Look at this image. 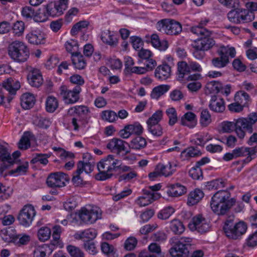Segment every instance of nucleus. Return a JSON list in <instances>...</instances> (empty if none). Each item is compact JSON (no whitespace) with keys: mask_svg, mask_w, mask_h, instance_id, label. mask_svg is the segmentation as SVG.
<instances>
[{"mask_svg":"<svg viewBox=\"0 0 257 257\" xmlns=\"http://www.w3.org/2000/svg\"><path fill=\"white\" fill-rule=\"evenodd\" d=\"M121 164V161L114 159L113 155H108L97 163L99 172L95 175V179L99 181H104L111 178L113 176L112 172L120 168Z\"/></svg>","mask_w":257,"mask_h":257,"instance_id":"obj_2","label":"nucleus"},{"mask_svg":"<svg viewBox=\"0 0 257 257\" xmlns=\"http://www.w3.org/2000/svg\"><path fill=\"white\" fill-rule=\"evenodd\" d=\"M33 137L30 132H25L18 143V147L21 150H26L30 147V139Z\"/></svg>","mask_w":257,"mask_h":257,"instance_id":"obj_31","label":"nucleus"},{"mask_svg":"<svg viewBox=\"0 0 257 257\" xmlns=\"http://www.w3.org/2000/svg\"><path fill=\"white\" fill-rule=\"evenodd\" d=\"M154 195H153L152 197L149 196H142L140 197L138 200V204L140 206H146L148 205L149 204L152 203L153 201H154V199L153 197Z\"/></svg>","mask_w":257,"mask_h":257,"instance_id":"obj_60","label":"nucleus"},{"mask_svg":"<svg viewBox=\"0 0 257 257\" xmlns=\"http://www.w3.org/2000/svg\"><path fill=\"white\" fill-rule=\"evenodd\" d=\"M35 215L34 207L32 205H27L20 211L18 219L21 225L28 226L32 223Z\"/></svg>","mask_w":257,"mask_h":257,"instance_id":"obj_13","label":"nucleus"},{"mask_svg":"<svg viewBox=\"0 0 257 257\" xmlns=\"http://www.w3.org/2000/svg\"><path fill=\"white\" fill-rule=\"evenodd\" d=\"M206 87L210 93L215 92L217 94L220 91L222 83L219 81H212L207 83Z\"/></svg>","mask_w":257,"mask_h":257,"instance_id":"obj_44","label":"nucleus"},{"mask_svg":"<svg viewBox=\"0 0 257 257\" xmlns=\"http://www.w3.org/2000/svg\"><path fill=\"white\" fill-rule=\"evenodd\" d=\"M235 121V120H234ZM235 121H224L221 123L222 131L223 133H230L233 131H235Z\"/></svg>","mask_w":257,"mask_h":257,"instance_id":"obj_48","label":"nucleus"},{"mask_svg":"<svg viewBox=\"0 0 257 257\" xmlns=\"http://www.w3.org/2000/svg\"><path fill=\"white\" fill-rule=\"evenodd\" d=\"M189 67L186 62L181 61L178 63V72L179 78H183L184 75L189 73Z\"/></svg>","mask_w":257,"mask_h":257,"instance_id":"obj_47","label":"nucleus"},{"mask_svg":"<svg viewBox=\"0 0 257 257\" xmlns=\"http://www.w3.org/2000/svg\"><path fill=\"white\" fill-rule=\"evenodd\" d=\"M134 64V61L131 57L127 56L124 58L125 68L124 70V73L125 75L130 76L131 68L133 67L132 66Z\"/></svg>","mask_w":257,"mask_h":257,"instance_id":"obj_58","label":"nucleus"},{"mask_svg":"<svg viewBox=\"0 0 257 257\" xmlns=\"http://www.w3.org/2000/svg\"><path fill=\"white\" fill-rule=\"evenodd\" d=\"M256 122L257 112H252L246 117H241L236 119L235 132L238 138L242 140L246 133L252 134L253 131V125Z\"/></svg>","mask_w":257,"mask_h":257,"instance_id":"obj_4","label":"nucleus"},{"mask_svg":"<svg viewBox=\"0 0 257 257\" xmlns=\"http://www.w3.org/2000/svg\"><path fill=\"white\" fill-rule=\"evenodd\" d=\"M247 226L243 221L234 224L232 220H227L223 226L226 236L233 239H237L246 231Z\"/></svg>","mask_w":257,"mask_h":257,"instance_id":"obj_7","label":"nucleus"},{"mask_svg":"<svg viewBox=\"0 0 257 257\" xmlns=\"http://www.w3.org/2000/svg\"><path fill=\"white\" fill-rule=\"evenodd\" d=\"M9 56L17 62H25L29 57V50L22 42L15 41L9 44L8 47Z\"/></svg>","mask_w":257,"mask_h":257,"instance_id":"obj_5","label":"nucleus"},{"mask_svg":"<svg viewBox=\"0 0 257 257\" xmlns=\"http://www.w3.org/2000/svg\"><path fill=\"white\" fill-rule=\"evenodd\" d=\"M83 246L86 251L90 254H94L96 252V247L93 242L87 240L84 243Z\"/></svg>","mask_w":257,"mask_h":257,"instance_id":"obj_64","label":"nucleus"},{"mask_svg":"<svg viewBox=\"0 0 257 257\" xmlns=\"http://www.w3.org/2000/svg\"><path fill=\"white\" fill-rule=\"evenodd\" d=\"M175 211L174 209L171 206L166 207L162 210L158 214L159 218L161 219H168Z\"/></svg>","mask_w":257,"mask_h":257,"instance_id":"obj_49","label":"nucleus"},{"mask_svg":"<svg viewBox=\"0 0 257 257\" xmlns=\"http://www.w3.org/2000/svg\"><path fill=\"white\" fill-rule=\"evenodd\" d=\"M127 129L131 131L132 134H136L138 136L142 134L143 131V126L138 122L127 125Z\"/></svg>","mask_w":257,"mask_h":257,"instance_id":"obj_56","label":"nucleus"},{"mask_svg":"<svg viewBox=\"0 0 257 257\" xmlns=\"http://www.w3.org/2000/svg\"><path fill=\"white\" fill-rule=\"evenodd\" d=\"M246 243L249 247L257 246V230L248 235Z\"/></svg>","mask_w":257,"mask_h":257,"instance_id":"obj_61","label":"nucleus"},{"mask_svg":"<svg viewBox=\"0 0 257 257\" xmlns=\"http://www.w3.org/2000/svg\"><path fill=\"white\" fill-rule=\"evenodd\" d=\"M170 228L176 234H181L185 230L182 222L178 219H174L171 221Z\"/></svg>","mask_w":257,"mask_h":257,"instance_id":"obj_34","label":"nucleus"},{"mask_svg":"<svg viewBox=\"0 0 257 257\" xmlns=\"http://www.w3.org/2000/svg\"><path fill=\"white\" fill-rule=\"evenodd\" d=\"M29 84L33 87H39L43 82L42 76L40 70L37 69H32L27 76Z\"/></svg>","mask_w":257,"mask_h":257,"instance_id":"obj_17","label":"nucleus"},{"mask_svg":"<svg viewBox=\"0 0 257 257\" xmlns=\"http://www.w3.org/2000/svg\"><path fill=\"white\" fill-rule=\"evenodd\" d=\"M155 170L159 171L161 175L166 177L171 175L175 171V170L172 169V165L170 163L169 165L159 164L157 166Z\"/></svg>","mask_w":257,"mask_h":257,"instance_id":"obj_39","label":"nucleus"},{"mask_svg":"<svg viewBox=\"0 0 257 257\" xmlns=\"http://www.w3.org/2000/svg\"><path fill=\"white\" fill-rule=\"evenodd\" d=\"M186 154L189 157H194L201 155V152L193 147H189L184 150L181 152V155Z\"/></svg>","mask_w":257,"mask_h":257,"instance_id":"obj_57","label":"nucleus"},{"mask_svg":"<svg viewBox=\"0 0 257 257\" xmlns=\"http://www.w3.org/2000/svg\"><path fill=\"white\" fill-rule=\"evenodd\" d=\"M90 112L89 108L85 105H77L70 108L68 110V114L73 116L76 114L79 118V121L87 123L88 120L87 116Z\"/></svg>","mask_w":257,"mask_h":257,"instance_id":"obj_15","label":"nucleus"},{"mask_svg":"<svg viewBox=\"0 0 257 257\" xmlns=\"http://www.w3.org/2000/svg\"><path fill=\"white\" fill-rule=\"evenodd\" d=\"M172 247L169 250L172 257H188V247L191 245L192 239L189 237H181L179 240L172 239Z\"/></svg>","mask_w":257,"mask_h":257,"instance_id":"obj_6","label":"nucleus"},{"mask_svg":"<svg viewBox=\"0 0 257 257\" xmlns=\"http://www.w3.org/2000/svg\"><path fill=\"white\" fill-rule=\"evenodd\" d=\"M196 117V115L193 112H187L181 117V124L190 128L193 127L196 125L195 121Z\"/></svg>","mask_w":257,"mask_h":257,"instance_id":"obj_28","label":"nucleus"},{"mask_svg":"<svg viewBox=\"0 0 257 257\" xmlns=\"http://www.w3.org/2000/svg\"><path fill=\"white\" fill-rule=\"evenodd\" d=\"M26 39L33 45L44 44L46 42V35L40 30H32L27 35Z\"/></svg>","mask_w":257,"mask_h":257,"instance_id":"obj_16","label":"nucleus"},{"mask_svg":"<svg viewBox=\"0 0 257 257\" xmlns=\"http://www.w3.org/2000/svg\"><path fill=\"white\" fill-rule=\"evenodd\" d=\"M81 166L77 167L76 171L73 173L72 182L75 186H80L84 184L82 178L80 177V174L82 173L81 170Z\"/></svg>","mask_w":257,"mask_h":257,"instance_id":"obj_43","label":"nucleus"},{"mask_svg":"<svg viewBox=\"0 0 257 257\" xmlns=\"http://www.w3.org/2000/svg\"><path fill=\"white\" fill-rule=\"evenodd\" d=\"M191 31L200 37L192 44L193 47L207 51L215 45V41L211 37V31L200 26L192 27Z\"/></svg>","mask_w":257,"mask_h":257,"instance_id":"obj_3","label":"nucleus"},{"mask_svg":"<svg viewBox=\"0 0 257 257\" xmlns=\"http://www.w3.org/2000/svg\"><path fill=\"white\" fill-rule=\"evenodd\" d=\"M14 33L15 35L20 36L24 33L25 30V25L22 21H17L13 27Z\"/></svg>","mask_w":257,"mask_h":257,"instance_id":"obj_59","label":"nucleus"},{"mask_svg":"<svg viewBox=\"0 0 257 257\" xmlns=\"http://www.w3.org/2000/svg\"><path fill=\"white\" fill-rule=\"evenodd\" d=\"M170 86L168 85H160L155 87L151 94V96L153 99H158L161 96L168 91Z\"/></svg>","mask_w":257,"mask_h":257,"instance_id":"obj_33","label":"nucleus"},{"mask_svg":"<svg viewBox=\"0 0 257 257\" xmlns=\"http://www.w3.org/2000/svg\"><path fill=\"white\" fill-rule=\"evenodd\" d=\"M81 166L82 168L81 169V171H84L86 173H91L94 169L95 163L92 160L89 159L88 162H84V161H79L77 164V167Z\"/></svg>","mask_w":257,"mask_h":257,"instance_id":"obj_35","label":"nucleus"},{"mask_svg":"<svg viewBox=\"0 0 257 257\" xmlns=\"http://www.w3.org/2000/svg\"><path fill=\"white\" fill-rule=\"evenodd\" d=\"M188 227L192 231L197 230L203 233L209 230L210 225L203 215L199 214L193 217L188 224Z\"/></svg>","mask_w":257,"mask_h":257,"instance_id":"obj_11","label":"nucleus"},{"mask_svg":"<svg viewBox=\"0 0 257 257\" xmlns=\"http://www.w3.org/2000/svg\"><path fill=\"white\" fill-rule=\"evenodd\" d=\"M79 218L84 223H92L100 218L101 213L99 208H93L88 210L82 208L79 212Z\"/></svg>","mask_w":257,"mask_h":257,"instance_id":"obj_14","label":"nucleus"},{"mask_svg":"<svg viewBox=\"0 0 257 257\" xmlns=\"http://www.w3.org/2000/svg\"><path fill=\"white\" fill-rule=\"evenodd\" d=\"M49 15L46 11V8L39 9L35 12L33 19L36 22H44L48 19Z\"/></svg>","mask_w":257,"mask_h":257,"instance_id":"obj_37","label":"nucleus"},{"mask_svg":"<svg viewBox=\"0 0 257 257\" xmlns=\"http://www.w3.org/2000/svg\"><path fill=\"white\" fill-rule=\"evenodd\" d=\"M209 108L216 112H222L225 110L224 101L223 98L217 99L216 95H211L209 104Z\"/></svg>","mask_w":257,"mask_h":257,"instance_id":"obj_20","label":"nucleus"},{"mask_svg":"<svg viewBox=\"0 0 257 257\" xmlns=\"http://www.w3.org/2000/svg\"><path fill=\"white\" fill-rule=\"evenodd\" d=\"M101 39L104 43L111 46H116L117 43V38L111 34L109 30L103 32L101 35Z\"/></svg>","mask_w":257,"mask_h":257,"instance_id":"obj_32","label":"nucleus"},{"mask_svg":"<svg viewBox=\"0 0 257 257\" xmlns=\"http://www.w3.org/2000/svg\"><path fill=\"white\" fill-rule=\"evenodd\" d=\"M51 229L48 227H42L38 231V237L40 240L45 241L50 237Z\"/></svg>","mask_w":257,"mask_h":257,"instance_id":"obj_41","label":"nucleus"},{"mask_svg":"<svg viewBox=\"0 0 257 257\" xmlns=\"http://www.w3.org/2000/svg\"><path fill=\"white\" fill-rule=\"evenodd\" d=\"M200 123L202 126L206 127L211 122V115L207 109L202 110L200 115Z\"/></svg>","mask_w":257,"mask_h":257,"instance_id":"obj_42","label":"nucleus"},{"mask_svg":"<svg viewBox=\"0 0 257 257\" xmlns=\"http://www.w3.org/2000/svg\"><path fill=\"white\" fill-rule=\"evenodd\" d=\"M204 197L203 192L199 189H196L191 192L188 197L187 204L193 206L198 203Z\"/></svg>","mask_w":257,"mask_h":257,"instance_id":"obj_25","label":"nucleus"},{"mask_svg":"<svg viewBox=\"0 0 257 257\" xmlns=\"http://www.w3.org/2000/svg\"><path fill=\"white\" fill-rule=\"evenodd\" d=\"M46 11L49 16L59 17L62 15L64 11L66 10L59 4L55 2H51L46 6Z\"/></svg>","mask_w":257,"mask_h":257,"instance_id":"obj_18","label":"nucleus"},{"mask_svg":"<svg viewBox=\"0 0 257 257\" xmlns=\"http://www.w3.org/2000/svg\"><path fill=\"white\" fill-rule=\"evenodd\" d=\"M1 236L2 239L7 242H16L19 236L17 235H14L12 233L11 230L8 229H3L1 230Z\"/></svg>","mask_w":257,"mask_h":257,"instance_id":"obj_40","label":"nucleus"},{"mask_svg":"<svg viewBox=\"0 0 257 257\" xmlns=\"http://www.w3.org/2000/svg\"><path fill=\"white\" fill-rule=\"evenodd\" d=\"M36 125L40 127L47 128L50 125V120L46 118L41 117L35 120Z\"/></svg>","mask_w":257,"mask_h":257,"instance_id":"obj_63","label":"nucleus"},{"mask_svg":"<svg viewBox=\"0 0 257 257\" xmlns=\"http://www.w3.org/2000/svg\"><path fill=\"white\" fill-rule=\"evenodd\" d=\"M169 189L167 194L170 196L178 197L181 196L187 192L186 187L180 184H171L169 186Z\"/></svg>","mask_w":257,"mask_h":257,"instance_id":"obj_24","label":"nucleus"},{"mask_svg":"<svg viewBox=\"0 0 257 257\" xmlns=\"http://www.w3.org/2000/svg\"><path fill=\"white\" fill-rule=\"evenodd\" d=\"M58 107L57 99L54 96L48 97L46 102V108L47 111L53 112Z\"/></svg>","mask_w":257,"mask_h":257,"instance_id":"obj_36","label":"nucleus"},{"mask_svg":"<svg viewBox=\"0 0 257 257\" xmlns=\"http://www.w3.org/2000/svg\"><path fill=\"white\" fill-rule=\"evenodd\" d=\"M234 198H230V193L226 190H220L212 197L210 206L212 211L218 215L227 214L235 204Z\"/></svg>","mask_w":257,"mask_h":257,"instance_id":"obj_1","label":"nucleus"},{"mask_svg":"<svg viewBox=\"0 0 257 257\" xmlns=\"http://www.w3.org/2000/svg\"><path fill=\"white\" fill-rule=\"evenodd\" d=\"M3 87L8 91L11 95H15L17 90L20 88V82L16 81L14 82L13 79L11 77L8 78L2 83Z\"/></svg>","mask_w":257,"mask_h":257,"instance_id":"obj_22","label":"nucleus"},{"mask_svg":"<svg viewBox=\"0 0 257 257\" xmlns=\"http://www.w3.org/2000/svg\"><path fill=\"white\" fill-rule=\"evenodd\" d=\"M70 178L67 174L61 172L51 173L47 177L46 184L49 187L61 188L66 185Z\"/></svg>","mask_w":257,"mask_h":257,"instance_id":"obj_10","label":"nucleus"},{"mask_svg":"<svg viewBox=\"0 0 257 257\" xmlns=\"http://www.w3.org/2000/svg\"><path fill=\"white\" fill-rule=\"evenodd\" d=\"M138 243V240L135 237L131 236L128 237L124 244V247L127 250H133Z\"/></svg>","mask_w":257,"mask_h":257,"instance_id":"obj_55","label":"nucleus"},{"mask_svg":"<svg viewBox=\"0 0 257 257\" xmlns=\"http://www.w3.org/2000/svg\"><path fill=\"white\" fill-rule=\"evenodd\" d=\"M148 131L154 136L159 137L162 135L163 131L161 126L159 124H147Z\"/></svg>","mask_w":257,"mask_h":257,"instance_id":"obj_46","label":"nucleus"},{"mask_svg":"<svg viewBox=\"0 0 257 257\" xmlns=\"http://www.w3.org/2000/svg\"><path fill=\"white\" fill-rule=\"evenodd\" d=\"M162 111L158 110L148 119L147 123V124H158L159 122L162 119Z\"/></svg>","mask_w":257,"mask_h":257,"instance_id":"obj_52","label":"nucleus"},{"mask_svg":"<svg viewBox=\"0 0 257 257\" xmlns=\"http://www.w3.org/2000/svg\"><path fill=\"white\" fill-rule=\"evenodd\" d=\"M233 9L227 14V18L230 22L238 24L250 22L254 19V14L246 9Z\"/></svg>","mask_w":257,"mask_h":257,"instance_id":"obj_9","label":"nucleus"},{"mask_svg":"<svg viewBox=\"0 0 257 257\" xmlns=\"http://www.w3.org/2000/svg\"><path fill=\"white\" fill-rule=\"evenodd\" d=\"M189 174L194 180H199L203 178V173L201 169L196 166L190 170Z\"/></svg>","mask_w":257,"mask_h":257,"instance_id":"obj_50","label":"nucleus"},{"mask_svg":"<svg viewBox=\"0 0 257 257\" xmlns=\"http://www.w3.org/2000/svg\"><path fill=\"white\" fill-rule=\"evenodd\" d=\"M166 27V33L169 35H177L182 31V26L180 23L174 20H168Z\"/></svg>","mask_w":257,"mask_h":257,"instance_id":"obj_23","label":"nucleus"},{"mask_svg":"<svg viewBox=\"0 0 257 257\" xmlns=\"http://www.w3.org/2000/svg\"><path fill=\"white\" fill-rule=\"evenodd\" d=\"M243 103V101L241 100L232 103L228 105V107L230 111L234 112H239L243 110V107L245 106V103Z\"/></svg>","mask_w":257,"mask_h":257,"instance_id":"obj_53","label":"nucleus"},{"mask_svg":"<svg viewBox=\"0 0 257 257\" xmlns=\"http://www.w3.org/2000/svg\"><path fill=\"white\" fill-rule=\"evenodd\" d=\"M35 101V98L33 94L26 93L22 95L21 105L23 108L28 109L34 106Z\"/></svg>","mask_w":257,"mask_h":257,"instance_id":"obj_27","label":"nucleus"},{"mask_svg":"<svg viewBox=\"0 0 257 257\" xmlns=\"http://www.w3.org/2000/svg\"><path fill=\"white\" fill-rule=\"evenodd\" d=\"M101 117L103 120L109 122H113L117 118V115L113 111L105 110L102 111Z\"/></svg>","mask_w":257,"mask_h":257,"instance_id":"obj_51","label":"nucleus"},{"mask_svg":"<svg viewBox=\"0 0 257 257\" xmlns=\"http://www.w3.org/2000/svg\"><path fill=\"white\" fill-rule=\"evenodd\" d=\"M166 113L169 118V124L173 125L177 121V112L174 107H170L166 110Z\"/></svg>","mask_w":257,"mask_h":257,"instance_id":"obj_45","label":"nucleus"},{"mask_svg":"<svg viewBox=\"0 0 257 257\" xmlns=\"http://www.w3.org/2000/svg\"><path fill=\"white\" fill-rule=\"evenodd\" d=\"M71 60L75 68L78 69H83L86 66V62L83 55L80 52H76L72 54Z\"/></svg>","mask_w":257,"mask_h":257,"instance_id":"obj_26","label":"nucleus"},{"mask_svg":"<svg viewBox=\"0 0 257 257\" xmlns=\"http://www.w3.org/2000/svg\"><path fill=\"white\" fill-rule=\"evenodd\" d=\"M131 43L133 48L137 50L141 47L143 44V41L141 38L137 36H132L130 37Z\"/></svg>","mask_w":257,"mask_h":257,"instance_id":"obj_62","label":"nucleus"},{"mask_svg":"<svg viewBox=\"0 0 257 257\" xmlns=\"http://www.w3.org/2000/svg\"><path fill=\"white\" fill-rule=\"evenodd\" d=\"M51 154H36L31 161V163L36 164L40 162L43 165H47L48 163V158L51 156Z\"/></svg>","mask_w":257,"mask_h":257,"instance_id":"obj_38","label":"nucleus"},{"mask_svg":"<svg viewBox=\"0 0 257 257\" xmlns=\"http://www.w3.org/2000/svg\"><path fill=\"white\" fill-rule=\"evenodd\" d=\"M217 53L219 57L212 59L211 63L215 67L221 68L225 67L229 63V56L231 58L235 56L236 51L233 47L221 46L217 51Z\"/></svg>","mask_w":257,"mask_h":257,"instance_id":"obj_8","label":"nucleus"},{"mask_svg":"<svg viewBox=\"0 0 257 257\" xmlns=\"http://www.w3.org/2000/svg\"><path fill=\"white\" fill-rule=\"evenodd\" d=\"M81 90L80 87L76 86L72 90L68 89L65 85L60 87V95L67 104L76 102L79 99V93Z\"/></svg>","mask_w":257,"mask_h":257,"instance_id":"obj_12","label":"nucleus"},{"mask_svg":"<svg viewBox=\"0 0 257 257\" xmlns=\"http://www.w3.org/2000/svg\"><path fill=\"white\" fill-rule=\"evenodd\" d=\"M67 249L72 257H83V252L78 247L69 245L67 247Z\"/></svg>","mask_w":257,"mask_h":257,"instance_id":"obj_54","label":"nucleus"},{"mask_svg":"<svg viewBox=\"0 0 257 257\" xmlns=\"http://www.w3.org/2000/svg\"><path fill=\"white\" fill-rule=\"evenodd\" d=\"M127 144V143L122 140L113 138L107 145V148L112 151L117 150V153H119L121 151H125V154L130 153V151H126L124 144Z\"/></svg>","mask_w":257,"mask_h":257,"instance_id":"obj_19","label":"nucleus"},{"mask_svg":"<svg viewBox=\"0 0 257 257\" xmlns=\"http://www.w3.org/2000/svg\"><path fill=\"white\" fill-rule=\"evenodd\" d=\"M170 75L171 67L167 63L158 66L155 70V75L160 80H166Z\"/></svg>","mask_w":257,"mask_h":257,"instance_id":"obj_21","label":"nucleus"},{"mask_svg":"<svg viewBox=\"0 0 257 257\" xmlns=\"http://www.w3.org/2000/svg\"><path fill=\"white\" fill-rule=\"evenodd\" d=\"M147 145V141L145 138L140 136L136 137L128 145L130 149L134 150H141Z\"/></svg>","mask_w":257,"mask_h":257,"instance_id":"obj_29","label":"nucleus"},{"mask_svg":"<svg viewBox=\"0 0 257 257\" xmlns=\"http://www.w3.org/2000/svg\"><path fill=\"white\" fill-rule=\"evenodd\" d=\"M151 42L152 45L160 50L164 51L168 47V43L166 40L160 41L159 36L157 34H153L151 37Z\"/></svg>","mask_w":257,"mask_h":257,"instance_id":"obj_30","label":"nucleus"}]
</instances>
